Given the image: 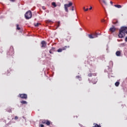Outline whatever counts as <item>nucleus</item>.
<instances>
[{
  "label": "nucleus",
  "instance_id": "c9c22d12",
  "mask_svg": "<svg viewBox=\"0 0 127 127\" xmlns=\"http://www.w3.org/2000/svg\"><path fill=\"white\" fill-rule=\"evenodd\" d=\"M10 1H15V0H10Z\"/></svg>",
  "mask_w": 127,
  "mask_h": 127
},
{
  "label": "nucleus",
  "instance_id": "bb28decb",
  "mask_svg": "<svg viewBox=\"0 0 127 127\" xmlns=\"http://www.w3.org/2000/svg\"><path fill=\"white\" fill-rule=\"evenodd\" d=\"M49 53H50V54H53V52H52V51H51L50 50L49 51Z\"/></svg>",
  "mask_w": 127,
  "mask_h": 127
},
{
  "label": "nucleus",
  "instance_id": "ddd939ff",
  "mask_svg": "<svg viewBox=\"0 0 127 127\" xmlns=\"http://www.w3.org/2000/svg\"><path fill=\"white\" fill-rule=\"evenodd\" d=\"M116 54L117 56H121V52L120 51H117Z\"/></svg>",
  "mask_w": 127,
  "mask_h": 127
},
{
  "label": "nucleus",
  "instance_id": "f704fd0d",
  "mask_svg": "<svg viewBox=\"0 0 127 127\" xmlns=\"http://www.w3.org/2000/svg\"><path fill=\"white\" fill-rule=\"evenodd\" d=\"M42 8H43V9H46V8H45V6H43V7H42Z\"/></svg>",
  "mask_w": 127,
  "mask_h": 127
},
{
  "label": "nucleus",
  "instance_id": "6ab92c4d",
  "mask_svg": "<svg viewBox=\"0 0 127 127\" xmlns=\"http://www.w3.org/2000/svg\"><path fill=\"white\" fill-rule=\"evenodd\" d=\"M113 24H119V21H118V20H116V22L113 21Z\"/></svg>",
  "mask_w": 127,
  "mask_h": 127
},
{
  "label": "nucleus",
  "instance_id": "a878e982",
  "mask_svg": "<svg viewBox=\"0 0 127 127\" xmlns=\"http://www.w3.org/2000/svg\"><path fill=\"white\" fill-rule=\"evenodd\" d=\"M59 26H60V21L58 22V26H57V27L58 28V27H59Z\"/></svg>",
  "mask_w": 127,
  "mask_h": 127
},
{
  "label": "nucleus",
  "instance_id": "412c9836",
  "mask_svg": "<svg viewBox=\"0 0 127 127\" xmlns=\"http://www.w3.org/2000/svg\"><path fill=\"white\" fill-rule=\"evenodd\" d=\"M102 1L104 3V4H105V5H107V2L105 0H102Z\"/></svg>",
  "mask_w": 127,
  "mask_h": 127
},
{
  "label": "nucleus",
  "instance_id": "a211bd4d",
  "mask_svg": "<svg viewBox=\"0 0 127 127\" xmlns=\"http://www.w3.org/2000/svg\"><path fill=\"white\" fill-rule=\"evenodd\" d=\"M120 85V82L117 81L115 83V86L116 87H119V85Z\"/></svg>",
  "mask_w": 127,
  "mask_h": 127
},
{
  "label": "nucleus",
  "instance_id": "b1692460",
  "mask_svg": "<svg viewBox=\"0 0 127 127\" xmlns=\"http://www.w3.org/2000/svg\"><path fill=\"white\" fill-rule=\"evenodd\" d=\"M51 50V51H52L53 52H54L55 51V48L53 47V48H52V49H51V50Z\"/></svg>",
  "mask_w": 127,
  "mask_h": 127
},
{
  "label": "nucleus",
  "instance_id": "a19ab883",
  "mask_svg": "<svg viewBox=\"0 0 127 127\" xmlns=\"http://www.w3.org/2000/svg\"><path fill=\"white\" fill-rule=\"evenodd\" d=\"M99 0V1H101V0Z\"/></svg>",
  "mask_w": 127,
  "mask_h": 127
},
{
  "label": "nucleus",
  "instance_id": "1a4fd4ad",
  "mask_svg": "<svg viewBox=\"0 0 127 127\" xmlns=\"http://www.w3.org/2000/svg\"><path fill=\"white\" fill-rule=\"evenodd\" d=\"M42 124H46L47 126H50V121L47 120H44L42 122Z\"/></svg>",
  "mask_w": 127,
  "mask_h": 127
},
{
  "label": "nucleus",
  "instance_id": "2f4dec72",
  "mask_svg": "<svg viewBox=\"0 0 127 127\" xmlns=\"http://www.w3.org/2000/svg\"><path fill=\"white\" fill-rule=\"evenodd\" d=\"M125 41H126V42H127V37H126L125 38Z\"/></svg>",
  "mask_w": 127,
  "mask_h": 127
},
{
  "label": "nucleus",
  "instance_id": "6e6552de",
  "mask_svg": "<svg viewBox=\"0 0 127 127\" xmlns=\"http://www.w3.org/2000/svg\"><path fill=\"white\" fill-rule=\"evenodd\" d=\"M41 44L42 45V46H41L42 48H46L47 43H46V42H45V41H42L41 42Z\"/></svg>",
  "mask_w": 127,
  "mask_h": 127
},
{
  "label": "nucleus",
  "instance_id": "9d476101",
  "mask_svg": "<svg viewBox=\"0 0 127 127\" xmlns=\"http://www.w3.org/2000/svg\"><path fill=\"white\" fill-rule=\"evenodd\" d=\"M109 30L111 32H115L116 31V28L115 26H112V27L110 28Z\"/></svg>",
  "mask_w": 127,
  "mask_h": 127
},
{
  "label": "nucleus",
  "instance_id": "c756f323",
  "mask_svg": "<svg viewBox=\"0 0 127 127\" xmlns=\"http://www.w3.org/2000/svg\"><path fill=\"white\" fill-rule=\"evenodd\" d=\"M71 10L73 11L74 10V6H72L71 7Z\"/></svg>",
  "mask_w": 127,
  "mask_h": 127
},
{
  "label": "nucleus",
  "instance_id": "2eb2a0df",
  "mask_svg": "<svg viewBox=\"0 0 127 127\" xmlns=\"http://www.w3.org/2000/svg\"><path fill=\"white\" fill-rule=\"evenodd\" d=\"M88 37L89 38H90V39H93L94 38V36H93V35L92 34H89L88 35Z\"/></svg>",
  "mask_w": 127,
  "mask_h": 127
},
{
  "label": "nucleus",
  "instance_id": "f03ea898",
  "mask_svg": "<svg viewBox=\"0 0 127 127\" xmlns=\"http://www.w3.org/2000/svg\"><path fill=\"white\" fill-rule=\"evenodd\" d=\"M126 33L127 34V27H122L119 30V34L118 35L119 38H124Z\"/></svg>",
  "mask_w": 127,
  "mask_h": 127
},
{
  "label": "nucleus",
  "instance_id": "4c0bfd02",
  "mask_svg": "<svg viewBox=\"0 0 127 127\" xmlns=\"http://www.w3.org/2000/svg\"><path fill=\"white\" fill-rule=\"evenodd\" d=\"M83 9H84V10H85L86 9H85V7H83Z\"/></svg>",
  "mask_w": 127,
  "mask_h": 127
},
{
  "label": "nucleus",
  "instance_id": "473e14b6",
  "mask_svg": "<svg viewBox=\"0 0 127 127\" xmlns=\"http://www.w3.org/2000/svg\"><path fill=\"white\" fill-rule=\"evenodd\" d=\"M76 78L77 79H79V78H80V76H79V75L76 76Z\"/></svg>",
  "mask_w": 127,
  "mask_h": 127
},
{
  "label": "nucleus",
  "instance_id": "f3484780",
  "mask_svg": "<svg viewBox=\"0 0 127 127\" xmlns=\"http://www.w3.org/2000/svg\"><path fill=\"white\" fill-rule=\"evenodd\" d=\"M98 35H99V34H98L97 33H94L93 34V36L94 38H96V37H98Z\"/></svg>",
  "mask_w": 127,
  "mask_h": 127
},
{
  "label": "nucleus",
  "instance_id": "393cba45",
  "mask_svg": "<svg viewBox=\"0 0 127 127\" xmlns=\"http://www.w3.org/2000/svg\"><path fill=\"white\" fill-rule=\"evenodd\" d=\"M40 23H37L36 24H35V26H36V27L39 26Z\"/></svg>",
  "mask_w": 127,
  "mask_h": 127
},
{
  "label": "nucleus",
  "instance_id": "7ed1b4c3",
  "mask_svg": "<svg viewBox=\"0 0 127 127\" xmlns=\"http://www.w3.org/2000/svg\"><path fill=\"white\" fill-rule=\"evenodd\" d=\"M24 15L26 19H29L32 17V12L31 10H29L25 13Z\"/></svg>",
  "mask_w": 127,
  "mask_h": 127
},
{
  "label": "nucleus",
  "instance_id": "58836bf2",
  "mask_svg": "<svg viewBox=\"0 0 127 127\" xmlns=\"http://www.w3.org/2000/svg\"><path fill=\"white\" fill-rule=\"evenodd\" d=\"M23 118L25 119V121H26V119H25L26 118L24 117H23Z\"/></svg>",
  "mask_w": 127,
  "mask_h": 127
},
{
  "label": "nucleus",
  "instance_id": "c85d7f7f",
  "mask_svg": "<svg viewBox=\"0 0 127 127\" xmlns=\"http://www.w3.org/2000/svg\"><path fill=\"white\" fill-rule=\"evenodd\" d=\"M14 119L15 120H18V117H17V116H15Z\"/></svg>",
  "mask_w": 127,
  "mask_h": 127
},
{
  "label": "nucleus",
  "instance_id": "ea45409f",
  "mask_svg": "<svg viewBox=\"0 0 127 127\" xmlns=\"http://www.w3.org/2000/svg\"><path fill=\"white\" fill-rule=\"evenodd\" d=\"M89 81L90 82V79H88Z\"/></svg>",
  "mask_w": 127,
  "mask_h": 127
},
{
  "label": "nucleus",
  "instance_id": "4468645a",
  "mask_svg": "<svg viewBox=\"0 0 127 127\" xmlns=\"http://www.w3.org/2000/svg\"><path fill=\"white\" fill-rule=\"evenodd\" d=\"M114 6L115 7H117V8H122V5H121L115 4V5H114Z\"/></svg>",
  "mask_w": 127,
  "mask_h": 127
},
{
  "label": "nucleus",
  "instance_id": "9b49d317",
  "mask_svg": "<svg viewBox=\"0 0 127 127\" xmlns=\"http://www.w3.org/2000/svg\"><path fill=\"white\" fill-rule=\"evenodd\" d=\"M92 82L93 83V84H96L97 82H98V79L97 78H93Z\"/></svg>",
  "mask_w": 127,
  "mask_h": 127
},
{
  "label": "nucleus",
  "instance_id": "f8f14e48",
  "mask_svg": "<svg viewBox=\"0 0 127 127\" xmlns=\"http://www.w3.org/2000/svg\"><path fill=\"white\" fill-rule=\"evenodd\" d=\"M92 76H97V73H89L88 74V77H92Z\"/></svg>",
  "mask_w": 127,
  "mask_h": 127
},
{
  "label": "nucleus",
  "instance_id": "7c9ffc66",
  "mask_svg": "<svg viewBox=\"0 0 127 127\" xmlns=\"http://www.w3.org/2000/svg\"><path fill=\"white\" fill-rule=\"evenodd\" d=\"M40 127H44V125L41 124V125H40Z\"/></svg>",
  "mask_w": 127,
  "mask_h": 127
},
{
  "label": "nucleus",
  "instance_id": "dca6fc26",
  "mask_svg": "<svg viewBox=\"0 0 127 127\" xmlns=\"http://www.w3.org/2000/svg\"><path fill=\"white\" fill-rule=\"evenodd\" d=\"M21 104H22V105H25V104H27V102H26V101H22L20 102Z\"/></svg>",
  "mask_w": 127,
  "mask_h": 127
},
{
  "label": "nucleus",
  "instance_id": "39448f33",
  "mask_svg": "<svg viewBox=\"0 0 127 127\" xmlns=\"http://www.w3.org/2000/svg\"><path fill=\"white\" fill-rule=\"evenodd\" d=\"M13 54H14V50L13 48L10 47L9 51L7 53V55L12 56Z\"/></svg>",
  "mask_w": 127,
  "mask_h": 127
},
{
  "label": "nucleus",
  "instance_id": "f257e3e1",
  "mask_svg": "<svg viewBox=\"0 0 127 127\" xmlns=\"http://www.w3.org/2000/svg\"><path fill=\"white\" fill-rule=\"evenodd\" d=\"M126 33L127 34V27H122L119 30V34L118 35L119 38H124Z\"/></svg>",
  "mask_w": 127,
  "mask_h": 127
},
{
  "label": "nucleus",
  "instance_id": "e433bc0d",
  "mask_svg": "<svg viewBox=\"0 0 127 127\" xmlns=\"http://www.w3.org/2000/svg\"><path fill=\"white\" fill-rule=\"evenodd\" d=\"M110 3H111V4H113V1H111Z\"/></svg>",
  "mask_w": 127,
  "mask_h": 127
},
{
  "label": "nucleus",
  "instance_id": "20e7f679",
  "mask_svg": "<svg viewBox=\"0 0 127 127\" xmlns=\"http://www.w3.org/2000/svg\"><path fill=\"white\" fill-rule=\"evenodd\" d=\"M72 5H73V3L71 2H69L68 4H64V7L66 12H68V7H70V6H72Z\"/></svg>",
  "mask_w": 127,
  "mask_h": 127
},
{
  "label": "nucleus",
  "instance_id": "aec40b11",
  "mask_svg": "<svg viewBox=\"0 0 127 127\" xmlns=\"http://www.w3.org/2000/svg\"><path fill=\"white\" fill-rule=\"evenodd\" d=\"M52 5H53L54 7H56V6H57V5H56V3H55V2H53L52 3Z\"/></svg>",
  "mask_w": 127,
  "mask_h": 127
},
{
  "label": "nucleus",
  "instance_id": "5701e85b",
  "mask_svg": "<svg viewBox=\"0 0 127 127\" xmlns=\"http://www.w3.org/2000/svg\"><path fill=\"white\" fill-rule=\"evenodd\" d=\"M16 28L18 30H20V28L19 27V25L18 24L16 25Z\"/></svg>",
  "mask_w": 127,
  "mask_h": 127
},
{
  "label": "nucleus",
  "instance_id": "4be33fe9",
  "mask_svg": "<svg viewBox=\"0 0 127 127\" xmlns=\"http://www.w3.org/2000/svg\"><path fill=\"white\" fill-rule=\"evenodd\" d=\"M101 22H103L104 23H107V21H106V20L103 19L101 20Z\"/></svg>",
  "mask_w": 127,
  "mask_h": 127
},
{
  "label": "nucleus",
  "instance_id": "cd10ccee",
  "mask_svg": "<svg viewBox=\"0 0 127 127\" xmlns=\"http://www.w3.org/2000/svg\"><path fill=\"white\" fill-rule=\"evenodd\" d=\"M89 10V8H86L85 9H84V11H88Z\"/></svg>",
  "mask_w": 127,
  "mask_h": 127
},
{
  "label": "nucleus",
  "instance_id": "72a5a7b5",
  "mask_svg": "<svg viewBox=\"0 0 127 127\" xmlns=\"http://www.w3.org/2000/svg\"><path fill=\"white\" fill-rule=\"evenodd\" d=\"M92 8H93V7H92V6H90V7L89 8V10H91Z\"/></svg>",
  "mask_w": 127,
  "mask_h": 127
},
{
  "label": "nucleus",
  "instance_id": "423d86ee",
  "mask_svg": "<svg viewBox=\"0 0 127 127\" xmlns=\"http://www.w3.org/2000/svg\"><path fill=\"white\" fill-rule=\"evenodd\" d=\"M18 97L21 98V99H24L25 100H26L27 99V94H19Z\"/></svg>",
  "mask_w": 127,
  "mask_h": 127
},
{
  "label": "nucleus",
  "instance_id": "0eeeda50",
  "mask_svg": "<svg viewBox=\"0 0 127 127\" xmlns=\"http://www.w3.org/2000/svg\"><path fill=\"white\" fill-rule=\"evenodd\" d=\"M69 47H70V46H65L63 47L62 49H59L58 50V52H62L63 51V50H66L67 49V48H69Z\"/></svg>",
  "mask_w": 127,
  "mask_h": 127
}]
</instances>
